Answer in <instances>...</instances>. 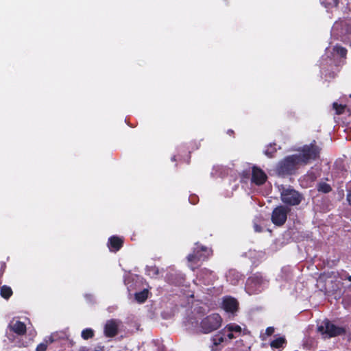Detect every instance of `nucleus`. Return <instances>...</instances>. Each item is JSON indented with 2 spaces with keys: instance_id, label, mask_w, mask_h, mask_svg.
<instances>
[{
  "instance_id": "f257e3e1",
  "label": "nucleus",
  "mask_w": 351,
  "mask_h": 351,
  "mask_svg": "<svg viewBox=\"0 0 351 351\" xmlns=\"http://www.w3.org/2000/svg\"><path fill=\"white\" fill-rule=\"evenodd\" d=\"M317 287L325 295L334 296L335 299L341 293L339 282L335 279L331 274L325 272L319 276L317 280Z\"/></svg>"
},
{
  "instance_id": "f03ea898",
  "label": "nucleus",
  "mask_w": 351,
  "mask_h": 351,
  "mask_svg": "<svg viewBox=\"0 0 351 351\" xmlns=\"http://www.w3.org/2000/svg\"><path fill=\"white\" fill-rule=\"evenodd\" d=\"M268 282V280L261 272H256L247 279L245 290L250 295L258 294L264 290Z\"/></svg>"
},
{
  "instance_id": "7ed1b4c3",
  "label": "nucleus",
  "mask_w": 351,
  "mask_h": 351,
  "mask_svg": "<svg viewBox=\"0 0 351 351\" xmlns=\"http://www.w3.org/2000/svg\"><path fill=\"white\" fill-rule=\"evenodd\" d=\"M299 164L300 163L296 154L288 156L278 163L276 173L282 177L293 175L295 173Z\"/></svg>"
},
{
  "instance_id": "20e7f679",
  "label": "nucleus",
  "mask_w": 351,
  "mask_h": 351,
  "mask_svg": "<svg viewBox=\"0 0 351 351\" xmlns=\"http://www.w3.org/2000/svg\"><path fill=\"white\" fill-rule=\"evenodd\" d=\"M321 148L316 145V141L313 140L309 145H305L300 154H296L300 164L306 165L311 160H315L319 157Z\"/></svg>"
},
{
  "instance_id": "39448f33",
  "label": "nucleus",
  "mask_w": 351,
  "mask_h": 351,
  "mask_svg": "<svg viewBox=\"0 0 351 351\" xmlns=\"http://www.w3.org/2000/svg\"><path fill=\"white\" fill-rule=\"evenodd\" d=\"M280 199L281 201L287 206H298L304 199L303 195L294 189L292 186H281Z\"/></svg>"
},
{
  "instance_id": "423d86ee",
  "label": "nucleus",
  "mask_w": 351,
  "mask_h": 351,
  "mask_svg": "<svg viewBox=\"0 0 351 351\" xmlns=\"http://www.w3.org/2000/svg\"><path fill=\"white\" fill-rule=\"evenodd\" d=\"M317 330L325 338L333 337L346 333L344 328L336 326L328 319L322 322L318 326Z\"/></svg>"
},
{
  "instance_id": "0eeeda50",
  "label": "nucleus",
  "mask_w": 351,
  "mask_h": 351,
  "mask_svg": "<svg viewBox=\"0 0 351 351\" xmlns=\"http://www.w3.org/2000/svg\"><path fill=\"white\" fill-rule=\"evenodd\" d=\"M222 324V318L219 314L213 313L204 317L200 324L202 332L210 333L219 328Z\"/></svg>"
},
{
  "instance_id": "6e6552de",
  "label": "nucleus",
  "mask_w": 351,
  "mask_h": 351,
  "mask_svg": "<svg viewBox=\"0 0 351 351\" xmlns=\"http://www.w3.org/2000/svg\"><path fill=\"white\" fill-rule=\"evenodd\" d=\"M291 208L287 206L280 205L276 206L272 211L271 220L276 226H283L287 219V215Z\"/></svg>"
},
{
  "instance_id": "1a4fd4ad",
  "label": "nucleus",
  "mask_w": 351,
  "mask_h": 351,
  "mask_svg": "<svg viewBox=\"0 0 351 351\" xmlns=\"http://www.w3.org/2000/svg\"><path fill=\"white\" fill-rule=\"evenodd\" d=\"M209 256V252L206 247L201 246L200 247H196L193 253L187 256V260L189 262L197 263L200 261H204Z\"/></svg>"
},
{
  "instance_id": "9d476101",
  "label": "nucleus",
  "mask_w": 351,
  "mask_h": 351,
  "mask_svg": "<svg viewBox=\"0 0 351 351\" xmlns=\"http://www.w3.org/2000/svg\"><path fill=\"white\" fill-rule=\"evenodd\" d=\"M222 332L228 339L231 340L239 337L242 333V328L240 326L231 323L227 324L223 329Z\"/></svg>"
},
{
  "instance_id": "9b49d317",
  "label": "nucleus",
  "mask_w": 351,
  "mask_h": 351,
  "mask_svg": "<svg viewBox=\"0 0 351 351\" xmlns=\"http://www.w3.org/2000/svg\"><path fill=\"white\" fill-rule=\"evenodd\" d=\"M267 179V176L263 170L256 166L252 167L251 178L252 183L257 186H261L265 183Z\"/></svg>"
},
{
  "instance_id": "f8f14e48",
  "label": "nucleus",
  "mask_w": 351,
  "mask_h": 351,
  "mask_svg": "<svg viewBox=\"0 0 351 351\" xmlns=\"http://www.w3.org/2000/svg\"><path fill=\"white\" fill-rule=\"evenodd\" d=\"M197 277L199 280H202L206 285L213 284L217 279L215 273L207 268L200 269Z\"/></svg>"
},
{
  "instance_id": "ddd939ff",
  "label": "nucleus",
  "mask_w": 351,
  "mask_h": 351,
  "mask_svg": "<svg viewBox=\"0 0 351 351\" xmlns=\"http://www.w3.org/2000/svg\"><path fill=\"white\" fill-rule=\"evenodd\" d=\"M62 338H64V334L62 332H53L46 337L44 343H41L37 346L36 351H45L48 344Z\"/></svg>"
},
{
  "instance_id": "4468645a",
  "label": "nucleus",
  "mask_w": 351,
  "mask_h": 351,
  "mask_svg": "<svg viewBox=\"0 0 351 351\" xmlns=\"http://www.w3.org/2000/svg\"><path fill=\"white\" fill-rule=\"evenodd\" d=\"M123 245V239L117 236H112L108 239V246L111 252L119 251Z\"/></svg>"
},
{
  "instance_id": "2eb2a0df",
  "label": "nucleus",
  "mask_w": 351,
  "mask_h": 351,
  "mask_svg": "<svg viewBox=\"0 0 351 351\" xmlns=\"http://www.w3.org/2000/svg\"><path fill=\"white\" fill-rule=\"evenodd\" d=\"M119 324L114 320H109L106 322L104 332L106 336L112 337L117 335Z\"/></svg>"
},
{
  "instance_id": "dca6fc26",
  "label": "nucleus",
  "mask_w": 351,
  "mask_h": 351,
  "mask_svg": "<svg viewBox=\"0 0 351 351\" xmlns=\"http://www.w3.org/2000/svg\"><path fill=\"white\" fill-rule=\"evenodd\" d=\"M238 300L230 295H226L222 299L221 307H239Z\"/></svg>"
},
{
  "instance_id": "f3484780",
  "label": "nucleus",
  "mask_w": 351,
  "mask_h": 351,
  "mask_svg": "<svg viewBox=\"0 0 351 351\" xmlns=\"http://www.w3.org/2000/svg\"><path fill=\"white\" fill-rule=\"evenodd\" d=\"M10 328L14 332L19 335H23L26 331L25 325L20 321L11 322Z\"/></svg>"
},
{
  "instance_id": "a211bd4d",
  "label": "nucleus",
  "mask_w": 351,
  "mask_h": 351,
  "mask_svg": "<svg viewBox=\"0 0 351 351\" xmlns=\"http://www.w3.org/2000/svg\"><path fill=\"white\" fill-rule=\"evenodd\" d=\"M226 340L225 335L223 334L222 330L212 338V341L215 347H217ZM213 350H217V348H212Z\"/></svg>"
},
{
  "instance_id": "6ab92c4d",
  "label": "nucleus",
  "mask_w": 351,
  "mask_h": 351,
  "mask_svg": "<svg viewBox=\"0 0 351 351\" xmlns=\"http://www.w3.org/2000/svg\"><path fill=\"white\" fill-rule=\"evenodd\" d=\"M287 343L284 337H278L270 343L271 348H282Z\"/></svg>"
},
{
  "instance_id": "aec40b11",
  "label": "nucleus",
  "mask_w": 351,
  "mask_h": 351,
  "mask_svg": "<svg viewBox=\"0 0 351 351\" xmlns=\"http://www.w3.org/2000/svg\"><path fill=\"white\" fill-rule=\"evenodd\" d=\"M148 295L149 290L144 289L143 290L135 293V300L139 303H143L147 299Z\"/></svg>"
},
{
  "instance_id": "412c9836",
  "label": "nucleus",
  "mask_w": 351,
  "mask_h": 351,
  "mask_svg": "<svg viewBox=\"0 0 351 351\" xmlns=\"http://www.w3.org/2000/svg\"><path fill=\"white\" fill-rule=\"evenodd\" d=\"M12 294L13 291L10 287L3 285L1 287L0 295L3 298L8 300L12 295Z\"/></svg>"
},
{
  "instance_id": "4be33fe9",
  "label": "nucleus",
  "mask_w": 351,
  "mask_h": 351,
  "mask_svg": "<svg viewBox=\"0 0 351 351\" xmlns=\"http://www.w3.org/2000/svg\"><path fill=\"white\" fill-rule=\"evenodd\" d=\"M333 51L339 57H341L342 58H346L348 51L345 47H343L341 45H337L333 47Z\"/></svg>"
},
{
  "instance_id": "5701e85b",
  "label": "nucleus",
  "mask_w": 351,
  "mask_h": 351,
  "mask_svg": "<svg viewBox=\"0 0 351 351\" xmlns=\"http://www.w3.org/2000/svg\"><path fill=\"white\" fill-rule=\"evenodd\" d=\"M317 191L324 193H328L332 191L330 185L326 182H319L317 186Z\"/></svg>"
},
{
  "instance_id": "b1692460",
  "label": "nucleus",
  "mask_w": 351,
  "mask_h": 351,
  "mask_svg": "<svg viewBox=\"0 0 351 351\" xmlns=\"http://www.w3.org/2000/svg\"><path fill=\"white\" fill-rule=\"evenodd\" d=\"M339 3V0H321V3L326 8L337 7Z\"/></svg>"
},
{
  "instance_id": "393cba45",
  "label": "nucleus",
  "mask_w": 351,
  "mask_h": 351,
  "mask_svg": "<svg viewBox=\"0 0 351 351\" xmlns=\"http://www.w3.org/2000/svg\"><path fill=\"white\" fill-rule=\"evenodd\" d=\"M82 337L84 339H88L94 336V331L91 328H86L82 331Z\"/></svg>"
},
{
  "instance_id": "a878e982",
  "label": "nucleus",
  "mask_w": 351,
  "mask_h": 351,
  "mask_svg": "<svg viewBox=\"0 0 351 351\" xmlns=\"http://www.w3.org/2000/svg\"><path fill=\"white\" fill-rule=\"evenodd\" d=\"M333 109L335 110L337 114H342L344 112L346 105L339 104L337 102L332 104Z\"/></svg>"
},
{
  "instance_id": "bb28decb",
  "label": "nucleus",
  "mask_w": 351,
  "mask_h": 351,
  "mask_svg": "<svg viewBox=\"0 0 351 351\" xmlns=\"http://www.w3.org/2000/svg\"><path fill=\"white\" fill-rule=\"evenodd\" d=\"M276 152V149L275 148H272V146L270 145L269 147H268L265 151V154L266 156H267L269 158H272Z\"/></svg>"
},
{
  "instance_id": "cd10ccee",
  "label": "nucleus",
  "mask_w": 351,
  "mask_h": 351,
  "mask_svg": "<svg viewBox=\"0 0 351 351\" xmlns=\"http://www.w3.org/2000/svg\"><path fill=\"white\" fill-rule=\"evenodd\" d=\"M274 327H268L267 328L266 330H265V333L264 335H261V337L262 339L264 340L265 339V335L267 336H270L274 332Z\"/></svg>"
},
{
  "instance_id": "c85d7f7f",
  "label": "nucleus",
  "mask_w": 351,
  "mask_h": 351,
  "mask_svg": "<svg viewBox=\"0 0 351 351\" xmlns=\"http://www.w3.org/2000/svg\"><path fill=\"white\" fill-rule=\"evenodd\" d=\"M189 200L191 204L195 205L198 202L199 197L197 195L193 194L189 196Z\"/></svg>"
},
{
  "instance_id": "c756f323",
  "label": "nucleus",
  "mask_w": 351,
  "mask_h": 351,
  "mask_svg": "<svg viewBox=\"0 0 351 351\" xmlns=\"http://www.w3.org/2000/svg\"><path fill=\"white\" fill-rule=\"evenodd\" d=\"M339 258H337L335 260H332V261H330V260H328L327 261V264L330 266V267H332V266H335L337 263L339 262Z\"/></svg>"
},
{
  "instance_id": "7c9ffc66",
  "label": "nucleus",
  "mask_w": 351,
  "mask_h": 351,
  "mask_svg": "<svg viewBox=\"0 0 351 351\" xmlns=\"http://www.w3.org/2000/svg\"><path fill=\"white\" fill-rule=\"evenodd\" d=\"M341 278L343 280H348V281L351 282V276L349 275L348 273L342 274Z\"/></svg>"
},
{
  "instance_id": "2f4dec72",
  "label": "nucleus",
  "mask_w": 351,
  "mask_h": 351,
  "mask_svg": "<svg viewBox=\"0 0 351 351\" xmlns=\"http://www.w3.org/2000/svg\"><path fill=\"white\" fill-rule=\"evenodd\" d=\"M85 298L87 301L90 302V304L94 300L93 296L90 294L85 295Z\"/></svg>"
},
{
  "instance_id": "473e14b6",
  "label": "nucleus",
  "mask_w": 351,
  "mask_h": 351,
  "mask_svg": "<svg viewBox=\"0 0 351 351\" xmlns=\"http://www.w3.org/2000/svg\"><path fill=\"white\" fill-rule=\"evenodd\" d=\"M226 313H231L232 315H234L237 311V308H226Z\"/></svg>"
},
{
  "instance_id": "72a5a7b5",
  "label": "nucleus",
  "mask_w": 351,
  "mask_h": 351,
  "mask_svg": "<svg viewBox=\"0 0 351 351\" xmlns=\"http://www.w3.org/2000/svg\"><path fill=\"white\" fill-rule=\"evenodd\" d=\"M346 199L349 204L351 206V189L348 191Z\"/></svg>"
},
{
  "instance_id": "f704fd0d",
  "label": "nucleus",
  "mask_w": 351,
  "mask_h": 351,
  "mask_svg": "<svg viewBox=\"0 0 351 351\" xmlns=\"http://www.w3.org/2000/svg\"><path fill=\"white\" fill-rule=\"evenodd\" d=\"M227 134H229L230 136H234V130L230 129L227 131Z\"/></svg>"
},
{
  "instance_id": "c9c22d12",
  "label": "nucleus",
  "mask_w": 351,
  "mask_h": 351,
  "mask_svg": "<svg viewBox=\"0 0 351 351\" xmlns=\"http://www.w3.org/2000/svg\"><path fill=\"white\" fill-rule=\"evenodd\" d=\"M234 274H235L234 271H230L227 277H228V278H230L231 275L234 276Z\"/></svg>"
},
{
  "instance_id": "e433bc0d",
  "label": "nucleus",
  "mask_w": 351,
  "mask_h": 351,
  "mask_svg": "<svg viewBox=\"0 0 351 351\" xmlns=\"http://www.w3.org/2000/svg\"><path fill=\"white\" fill-rule=\"evenodd\" d=\"M228 280H230V279H228ZM230 281H231V283H232V284H233V285H236V284H237V281H238V280H237V279H235L234 281L230 280Z\"/></svg>"
},
{
  "instance_id": "4c0bfd02",
  "label": "nucleus",
  "mask_w": 351,
  "mask_h": 351,
  "mask_svg": "<svg viewBox=\"0 0 351 351\" xmlns=\"http://www.w3.org/2000/svg\"><path fill=\"white\" fill-rule=\"evenodd\" d=\"M247 175H248V173H245V171H243V172L242 173V176H243V178H247Z\"/></svg>"
},
{
  "instance_id": "58836bf2",
  "label": "nucleus",
  "mask_w": 351,
  "mask_h": 351,
  "mask_svg": "<svg viewBox=\"0 0 351 351\" xmlns=\"http://www.w3.org/2000/svg\"><path fill=\"white\" fill-rule=\"evenodd\" d=\"M171 160L172 161H176V156H172Z\"/></svg>"
}]
</instances>
